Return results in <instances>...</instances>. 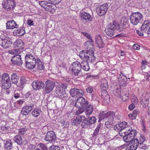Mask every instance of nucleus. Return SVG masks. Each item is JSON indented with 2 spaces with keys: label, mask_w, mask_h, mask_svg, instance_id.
Instances as JSON below:
<instances>
[{
  "label": "nucleus",
  "mask_w": 150,
  "mask_h": 150,
  "mask_svg": "<svg viewBox=\"0 0 150 150\" xmlns=\"http://www.w3.org/2000/svg\"><path fill=\"white\" fill-rule=\"evenodd\" d=\"M37 63V68L40 70H42L45 68L44 63L39 59H37L36 61Z\"/></svg>",
  "instance_id": "2f4dec72"
},
{
  "label": "nucleus",
  "mask_w": 150,
  "mask_h": 150,
  "mask_svg": "<svg viewBox=\"0 0 150 150\" xmlns=\"http://www.w3.org/2000/svg\"><path fill=\"white\" fill-rule=\"evenodd\" d=\"M24 56H21V55H15L12 57L11 61L13 64L20 66L23 63V60L21 59V57Z\"/></svg>",
  "instance_id": "f8f14e48"
},
{
  "label": "nucleus",
  "mask_w": 150,
  "mask_h": 150,
  "mask_svg": "<svg viewBox=\"0 0 150 150\" xmlns=\"http://www.w3.org/2000/svg\"><path fill=\"white\" fill-rule=\"evenodd\" d=\"M56 139V137L55 133L52 131L48 132L45 138V139L48 142H55Z\"/></svg>",
  "instance_id": "9d476101"
},
{
  "label": "nucleus",
  "mask_w": 150,
  "mask_h": 150,
  "mask_svg": "<svg viewBox=\"0 0 150 150\" xmlns=\"http://www.w3.org/2000/svg\"><path fill=\"white\" fill-rule=\"evenodd\" d=\"M39 4L46 10V8H47L49 3L45 1H39Z\"/></svg>",
  "instance_id": "a18cd8bd"
},
{
  "label": "nucleus",
  "mask_w": 150,
  "mask_h": 150,
  "mask_svg": "<svg viewBox=\"0 0 150 150\" xmlns=\"http://www.w3.org/2000/svg\"><path fill=\"white\" fill-rule=\"evenodd\" d=\"M108 5L107 3H105L102 5L97 7L96 11L98 14L100 16L105 15L108 8Z\"/></svg>",
  "instance_id": "6e6552de"
},
{
  "label": "nucleus",
  "mask_w": 150,
  "mask_h": 150,
  "mask_svg": "<svg viewBox=\"0 0 150 150\" xmlns=\"http://www.w3.org/2000/svg\"><path fill=\"white\" fill-rule=\"evenodd\" d=\"M55 86V83L52 81L47 80L45 82L43 90V92L45 94L49 93L52 91Z\"/></svg>",
  "instance_id": "0eeeda50"
},
{
  "label": "nucleus",
  "mask_w": 150,
  "mask_h": 150,
  "mask_svg": "<svg viewBox=\"0 0 150 150\" xmlns=\"http://www.w3.org/2000/svg\"><path fill=\"white\" fill-rule=\"evenodd\" d=\"M77 92V89L74 88H71L70 89V93L71 95L74 97V96L78 95Z\"/></svg>",
  "instance_id": "49530a36"
},
{
  "label": "nucleus",
  "mask_w": 150,
  "mask_h": 150,
  "mask_svg": "<svg viewBox=\"0 0 150 150\" xmlns=\"http://www.w3.org/2000/svg\"><path fill=\"white\" fill-rule=\"evenodd\" d=\"M36 64V60L33 61H28L25 62V66L29 69H33L35 67Z\"/></svg>",
  "instance_id": "6ab92c4d"
},
{
  "label": "nucleus",
  "mask_w": 150,
  "mask_h": 150,
  "mask_svg": "<svg viewBox=\"0 0 150 150\" xmlns=\"http://www.w3.org/2000/svg\"><path fill=\"white\" fill-rule=\"evenodd\" d=\"M10 81V76L7 73H4L2 76L1 82Z\"/></svg>",
  "instance_id": "79ce46f5"
},
{
  "label": "nucleus",
  "mask_w": 150,
  "mask_h": 150,
  "mask_svg": "<svg viewBox=\"0 0 150 150\" xmlns=\"http://www.w3.org/2000/svg\"><path fill=\"white\" fill-rule=\"evenodd\" d=\"M121 30L120 24L116 21H113L108 24L105 30L106 34L110 37L114 35H115V36H117V35L115 36V33L116 32H120Z\"/></svg>",
  "instance_id": "f03ea898"
},
{
  "label": "nucleus",
  "mask_w": 150,
  "mask_h": 150,
  "mask_svg": "<svg viewBox=\"0 0 150 150\" xmlns=\"http://www.w3.org/2000/svg\"><path fill=\"white\" fill-rule=\"evenodd\" d=\"M58 96L60 98L63 100H66L68 97V95L65 93V92Z\"/></svg>",
  "instance_id": "8fccbe9b"
},
{
  "label": "nucleus",
  "mask_w": 150,
  "mask_h": 150,
  "mask_svg": "<svg viewBox=\"0 0 150 150\" xmlns=\"http://www.w3.org/2000/svg\"><path fill=\"white\" fill-rule=\"evenodd\" d=\"M126 136L123 137V140L125 142H129L131 143V144H132L134 141V139L129 136V135L126 134Z\"/></svg>",
  "instance_id": "e433bc0d"
},
{
  "label": "nucleus",
  "mask_w": 150,
  "mask_h": 150,
  "mask_svg": "<svg viewBox=\"0 0 150 150\" xmlns=\"http://www.w3.org/2000/svg\"><path fill=\"white\" fill-rule=\"evenodd\" d=\"M95 40L96 42L98 47L100 48H103L104 46V44L103 41L102 37L100 35H97L96 37Z\"/></svg>",
  "instance_id": "f3484780"
},
{
  "label": "nucleus",
  "mask_w": 150,
  "mask_h": 150,
  "mask_svg": "<svg viewBox=\"0 0 150 150\" xmlns=\"http://www.w3.org/2000/svg\"><path fill=\"white\" fill-rule=\"evenodd\" d=\"M21 96V94L20 93L15 92L14 93V97L15 98L17 99Z\"/></svg>",
  "instance_id": "338daca9"
},
{
  "label": "nucleus",
  "mask_w": 150,
  "mask_h": 150,
  "mask_svg": "<svg viewBox=\"0 0 150 150\" xmlns=\"http://www.w3.org/2000/svg\"><path fill=\"white\" fill-rule=\"evenodd\" d=\"M59 87L62 88L63 90L65 91V89L67 88V85L65 83H63L61 84V85H59Z\"/></svg>",
  "instance_id": "69168bd1"
},
{
  "label": "nucleus",
  "mask_w": 150,
  "mask_h": 150,
  "mask_svg": "<svg viewBox=\"0 0 150 150\" xmlns=\"http://www.w3.org/2000/svg\"><path fill=\"white\" fill-rule=\"evenodd\" d=\"M80 121L78 120L76 118V119L73 120L72 122V125L78 126L79 124Z\"/></svg>",
  "instance_id": "680f3d73"
},
{
  "label": "nucleus",
  "mask_w": 150,
  "mask_h": 150,
  "mask_svg": "<svg viewBox=\"0 0 150 150\" xmlns=\"http://www.w3.org/2000/svg\"><path fill=\"white\" fill-rule=\"evenodd\" d=\"M127 131V133H126V134H128L129 135V136H130L132 137L134 139V138L135 137L136 131L135 130H132V128L130 127H129L127 128V129H126Z\"/></svg>",
  "instance_id": "aec40b11"
},
{
  "label": "nucleus",
  "mask_w": 150,
  "mask_h": 150,
  "mask_svg": "<svg viewBox=\"0 0 150 150\" xmlns=\"http://www.w3.org/2000/svg\"><path fill=\"white\" fill-rule=\"evenodd\" d=\"M19 79L18 76L16 73H13L11 75V81L12 83L16 85Z\"/></svg>",
  "instance_id": "cd10ccee"
},
{
  "label": "nucleus",
  "mask_w": 150,
  "mask_h": 150,
  "mask_svg": "<svg viewBox=\"0 0 150 150\" xmlns=\"http://www.w3.org/2000/svg\"><path fill=\"white\" fill-rule=\"evenodd\" d=\"M127 122L125 121L123 122L118 124V127H117V130L121 131L124 129L125 128H127Z\"/></svg>",
  "instance_id": "c9c22d12"
},
{
  "label": "nucleus",
  "mask_w": 150,
  "mask_h": 150,
  "mask_svg": "<svg viewBox=\"0 0 150 150\" xmlns=\"http://www.w3.org/2000/svg\"><path fill=\"white\" fill-rule=\"evenodd\" d=\"M131 100L132 103H134V104H137L138 102V100L137 97L134 95H132L131 97Z\"/></svg>",
  "instance_id": "6e6d98bb"
},
{
  "label": "nucleus",
  "mask_w": 150,
  "mask_h": 150,
  "mask_svg": "<svg viewBox=\"0 0 150 150\" xmlns=\"http://www.w3.org/2000/svg\"><path fill=\"white\" fill-rule=\"evenodd\" d=\"M109 95L108 92H107L106 90L102 91L101 92V98L104 97L105 96Z\"/></svg>",
  "instance_id": "774afa93"
},
{
  "label": "nucleus",
  "mask_w": 150,
  "mask_h": 150,
  "mask_svg": "<svg viewBox=\"0 0 150 150\" xmlns=\"http://www.w3.org/2000/svg\"><path fill=\"white\" fill-rule=\"evenodd\" d=\"M51 4H58L61 1V0H48Z\"/></svg>",
  "instance_id": "052dcab7"
},
{
  "label": "nucleus",
  "mask_w": 150,
  "mask_h": 150,
  "mask_svg": "<svg viewBox=\"0 0 150 150\" xmlns=\"http://www.w3.org/2000/svg\"><path fill=\"white\" fill-rule=\"evenodd\" d=\"M15 45L16 47H19L21 49H23L22 47L24 45V43L21 39H18L16 40L15 42Z\"/></svg>",
  "instance_id": "f704fd0d"
},
{
  "label": "nucleus",
  "mask_w": 150,
  "mask_h": 150,
  "mask_svg": "<svg viewBox=\"0 0 150 150\" xmlns=\"http://www.w3.org/2000/svg\"><path fill=\"white\" fill-rule=\"evenodd\" d=\"M27 130V128L26 127H23L19 129L18 133L20 135H23L26 133Z\"/></svg>",
  "instance_id": "3c124183"
},
{
  "label": "nucleus",
  "mask_w": 150,
  "mask_h": 150,
  "mask_svg": "<svg viewBox=\"0 0 150 150\" xmlns=\"http://www.w3.org/2000/svg\"><path fill=\"white\" fill-rule=\"evenodd\" d=\"M93 110V105L90 104L86 107L84 108V111L85 110V114L86 115L91 114Z\"/></svg>",
  "instance_id": "4be33fe9"
},
{
  "label": "nucleus",
  "mask_w": 150,
  "mask_h": 150,
  "mask_svg": "<svg viewBox=\"0 0 150 150\" xmlns=\"http://www.w3.org/2000/svg\"><path fill=\"white\" fill-rule=\"evenodd\" d=\"M38 145L42 150H48V148L44 144L40 143L38 144Z\"/></svg>",
  "instance_id": "bf43d9fd"
},
{
  "label": "nucleus",
  "mask_w": 150,
  "mask_h": 150,
  "mask_svg": "<svg viewBox=\"0 0 150 150\" xmlns=\"http://www.w3.org/2000/svg\"><path fill=\"white\" fill-rule=\"evenodd\" d=\"M88 105V102L84 98L81 97L79 98L76 101L75 105L76 107L79 108L76 112V114L79 115L84 111V108Z\"/></svg>",
  "instance_id": "7ed1b4c3"
},
{
  "label": "nucleus",
  "mask_w": 150,
  "mask_h": 150,
  "mask_svg": "<svg viewBox=\"0 0 150 150\" xmlns=\"http://www.w3.org/2000/svg\"><path fill=\"white\" fill-rule=\"evenodd\" d=\"M50 150H60L59 147L57 146H52L49 147Z\"/></svg>",
  "instance_id": "e2e57ef3"
},
{
  "label": "nucleus",
  "mask_w": 150,
  "mask_h": 150,
  "mask_svg": "<svg viewBox=\"0 0 150 150\" xmlns=\"http://www.w3.org/2000/svg\"><path fill=\"white\" fill-rule=\"evenodd\" d=\"M100 87L102 91L106 90L108 88V83L105 79H103L101 81Z\"/></svg>",
  "instance_id": "a878e982"
},
{
  "label": "nucleus",
  "mask_w": 150,
  "mask_h": 150,
  "mask_svg": "<svg viewBox=\"0 0 150 150\" xmlns=\"http://www.w3.org/2000/svg\"><path fill=\"white\" fill-rule=\"evenodd\" d=\"M133 142V143L132 144L129 146L130 150H135L138 147L139 144L138 143H136V142H135L134 139Z\"/></svg>",
  "instance_id": "c03bdc74"
},
{
  "label": "nucleus",
  "mask_w": 150,
  "mask_h": 150,
  "mask_svg": "<svg viewBox=\"0 0 150 150\" xmlns=\"http://www.w3.org/2000/svg\"><path fill=\"white\" fill-rule=\"evenodd\" d=\"M102 98L103 99V100L104 101L105 103H108L110 102V98L109 95L105 96Z\"/></svg>",
  "instance_id": "603ef678"
},
{
  "label": "nucleus",
  "mask_w": 150,
  "mask_h": 150,
  "mask_svg": "<svg viewBox=\"0 0 150 150\" xmlns=\"http://www.w3.org/2000/svg\"><path fill=\"white\" fill-rule=\"evenodd\" d=\"M145 137H144L143 135L141 134L140 135V137L139 138V141L137 139H134L135 142L136 143H138L139 144H142L145 140Z\"/></svg>",
  "instance_id": "ea45409f"
},
{
  "label": "nucleus",
  "mask_w": 150,
  "mask_h": 150,
  "mask_svg": "<svg viewBox=\"0 0 150 150\" xmlns=\"http://www.w3.org/2000/svg\"><path fill=\"white\" fill-rule=\"evenodd\" d=\"M25 51H22L20 49H13L11 51L10 53L12 54H14L16 55H21V56H24L23 54L25 52Z\"/></svg>",
  "instance_id": "393cba45"
},
{
  "label": "nucleus",
  "mask_w": 150,
  "mask_h": 150,
  "mask_svg": "<svg viewBox=\"0 0 150 150\" xmlns=\"http://www.w3.org/2000/svg\"><path fill=\"white\" fill-rule=\"evenodd\" d=\"M32 87L35 91L42 89L44 87V83L42 81L35 80L32 83Z\"/></svg>",
  "instance_id": "ddd939ff"
},
{
  "label": "nucleus",
  "mask_w": 150,
  "mask_h": 150,
  "mask_svg": "<svg viewBox=\"0 0 150 150\" xmlns=\"http://www.w3.org/2000/svg\"><path fill=\"white\" fill-rule=\"evenodd\" d=\"M87 50L82 51L79 54L81 59L83 60L94 63L95 57L94 55V48L92 44L86 46Z\"/></svg>",
  "instance_id": "f257e3e1"
},
{
  "label": "nucleus",
  "mask_w": 150,
  "mask_h": 150,
  "mask_svg": "<svg viewBox=\"0 0 150 150\" xmlns=\"http://www.w3.org/2000/svg\"><path fill=\"white\" fill-rule=\"evenodd\" d=\"M4 142V148L8 150H11L13 147V143L10 139H7Z\"/></svg>",
  "instance_id": "5701e85b"
},
{
  "label": "nucleus",
  "mask_w": 150,
  "mask_h": 150,
  "mask_svg": "<svg viewBox=\"0 0 150 150\" xmlns=\"http://www.w3.org/2000/svg\"><path fill=\"white\" fill-rule=\"evenodd\" d=\"M107 118H109L108 119H112V121L114 120V118L115 117V113L113 112H107Z\"/></svg>",
  "instance_id": "37998d69"
},
{
  "label": "nucleus",
  "mask_w": 150,
  "mask_h": 150,
  "mask_svg": "<svg viewBox=\"0 0 150 150\" xmlns=\"http://www.w3.org/2000/svg\"><path fill=\"white\" fill-rule=\"evenodd\" d=\"M150 97L148 93H144L141 98V104L144 107L148 106Z\"/></svg>",
  "instance_id": "9b49d317"
},
{
  "label": "nucleus",
  "mask_w": 150,
  "mask_h": 150,
  "mask_svg": "<svg viewBox=\"0 0 150 150\" xmlns=\"http://www.w3.org/2000/svg\"><path fill=\"white\" fill-rule=\"evenodd\" d=\"M113 123V121H112V119H108L107 121L105 122V125L108 128H109L112 126Z\"/></svg>",
  "instance_id": "09e8293b"
},
{
  "label": "nucleus",
  "mask_w": 150,
  "mask_h": 150,
  "mask_svg": "<svg viewBox=\"0 0 150 150\" xmlns=\"http://www.w3.org/2000/svg\"><path fill=\"white\" fill-rule=\"evenodd\" d=\"M6 26L7 29H13L15 28H17L19 26L13 20H10L8 21L6 23Z\"/></svg>",
  "instance_id": "a211bd4d"
},
{
  "label": "nucleus",
  "mask_w": 150,
  "mask_h": 150,
  "mask_svg": "<svg viewBox=\"0 0 150 150\" xmlns=\"http://www.w3.org/2000/svg\"><path fill=\"white\" fill-rule=\"evenodd\" d=\"M107 116V112L106 113L100 114L99 115L100 117L98 122H99L102 120L108 118Z\"/></svg>",
  "instance_id": "864d4df0"
},
{
  "label": "nucleus",
  "mask_w": 150,
  "mask_h": 150,
  "mask_svg": "<svg viewBox=\"0 0 150 150\" xmlns=\"http://www.w3.org/2000/svg\"><path fill=\"white\" fill-rule=\"evenodd\" d=\"M72 72L74 75L80 76L82 74L80 63L77 62H74L71 65Z\"/></svg>",
  "instance_id": "423d86ee"
},
{
  "label": "nucleus",
  "mask_w": 150,
  "mask_h": 150,
  "mask_svg": "<svg viewBox=\"0 0 150 150\" xmlns=\"http://www.w3.org/2000/svg\"><path fill=\"white\" fill-rule=\"evenodd\" d=\"M101 126V124H99L98 125L96 128L95 129L94 132L92 135V137H98V136L99 135V131L100 129Z\"/></svg>",
  "instance_id": "4c0bfd02"
},
{
  "label": "nucleus",
  "mask_w": 150,
  "mask_h": 150,
  "mask_svg": "<svg viewBox=\"0 0 150 150\" xmlns=\"http://www.w3.org/2000/svg\"><path fill=\"white\" fill-rule=\"evenodd\" d=\"M25 56V62L28 61H33V60H36L35 58L30 53L26 54Z\"/></svg>",
  "instance_id": "58836bf2"
},
{
  "label": "nucleus",
  "mask_w": 150,
  "mask_h": 150,
  "mask_svg": "<svg viewBox=\"0 0 150 150\" xmlns=\"http://www.w3.org/2000/svg\"><path fill=\"white\" fill-rule=\"evenodd\" d=\"M56 92L58 95L61 94L63 92H64L65 91L63 90L62 88H60L59 86H57L56 89Z\"/></svg>",
  "instance_id": "de8ad7c7"
},
{
  "label": "nucleus",
  "mask_w": 150,
  "mask_h": 150,
  "mask_svg": "<svg viewBox=\"0 0 150 150\" xmlns=\"http://www.w3.org/2000/svg\"><path fill=\"white\" fill-rule=\"evenodd\" d=\"M96 118L95 117L93 116L86 118L85 121L81 123L82 128H85L87 127H90L92 125L96 122Z\"/></svg>",
  "instance_id": "1a4fd4ad"
},
{
  "label": "nucleus",
  "mask_w": 150,
  "mask_h": 150,
  "mask_svg": "<svg viewBox=\"0 0 150 150\" xmlns=\"http://www.w3.org/2000/svg\"><path fill=\"white\" fill-rule=\"evenodd\" d=\"M80 16L81 19L86 21H91L92 18L91 15L89 13L85 12L80 13Z\"/></svg>",
  "instance_id": "dca6fc26"
},
{
  "label": "nucleus",
  "mask_w": 150,
  "mask_h": 150,
  "mask_svg": "<svg viewBox=\"0 0 150 150\" xmlns=\"http://www.w3.org/2000/svg\"><path fill=\"white\" fill-rule=\"evenodd\" d=\"M86 91L88 93H90L93 92L94 90L93 87L89 86L86 88Z\"/></svg>",
  "instance_id": "13d9d810"
},
{
  "label": "nucleus",
  "mask_w": 150,
  "mask_h": 150,
  "mask_svg": "<svg viewBox=\"0 0 150 150\" xmlns=\"http://www.w3.org/2000/svg\"><path fill=\"white\" fill-rule=\"evenodd\" d=\"M2 5L6 11H9L13 10L16 4L14 0H4Z\"/></svg>",
  "instance_id": "39448f33"
},
{
  "label": "nucleus",
  "mask_w": 150,
  "mask_h": 150,
  "mask_svg": "<svg viewBox=\"0 0 150 150\" xmlns=\"http://www.w3.org/2000/svg\"><path fill=\"white\" fill-rule=\"evenodd\" d=\"M41 112V110L39 108H35L32 111L31 114L32 115L35 117H38Z\"/></svg>",
  "instance_id": "c85d7f7f"
},
{
  "label": "nucleus",
  "mask_w": 150,
  "mask_h": 150,
  "mask_svg": "<svg viewBox=\"0 0 150 150\" xmlns=\"http://www.w3.org/2000/svg\"><path fill=\"white\" fill-rule=\"evenodd\" d=\"M84 35L86 38L88 39V40L85 42V46L91 44H92L93 40L90 34L88 33H85Z\"/></svg>",
  "instance_id": "473e14b6"
},
{
  "label": "nucleus",
  "mask_w": 150,
  "mask_h": 150,
  "mask_svg": "<svg viewBox=\"0 0 150 150\" xmlns=\"http://www.w3.org/2000/svg\"><path fill=\"white\" fill-rule=\"evenodd\" d=\"M78 120L80 121V124L82 121H85V120H86V118L85 117L83 116L79 115L76 117Z\"/></svg>",
  "instance_id": "4d7b16f0"
},
{
  "label": "nucleus",
  "mask_w": 150,
  "mask_h": 150,
  "mask_svg": "<svg viewBox=\"0 0 150 150\" xmlns=\"http://www.w3.org/2000/svg\"><path fill=\"white\" fill-rule=\"evenodd\" d=\"M26 80L25 77L23 76L21 77L20 78V82L16 84V86L20 88L23 89L26 83Z\"/></svg>",
  "instance_id": "412c9836"
},
{
  "label": "nucleus",
  "mask_w": 150,
  "mask_h": 150,
  "mask_svg": "<svg viewBox=\"0 0 150 150\" xmlns=\"http://www.w3.org/2000/svg\"><path fill=\"white\" fill-rule=\"evenodd\" d=\"M14 140L19 145L22 144L23 139L20 135H17L13 137Z\"/></svg>",
  "instance_id": "72a5a7b5"
},
{
  "label": "nucleus",
  "mask_w": 150,
  "mask_h": 150,
  "mask_svg": "<svg viewBox=\"0 0 150 150\" xmlns=\"http://www.w3.org/2000/svg\"><path fill=\"white\" fill-rule=\"evenodd\" d=\"M34 105L33 104L29 105L24 106L21 111V114L24 115H28L33 109Z\"/></svg>",
  "instance_id": "4468645a"
},
{
  "label": "nucleus",
  "mask_w": 150,
  "mask_h": 150,
  "mask_svg": "<svg viewBox=\"0 0 150 150\" xmlns=\"http://www.w3.org/2000/svg\"><path fill=\"white\" fill-rule=\"evenodd\" d=\"M50 2L49 3L48 6L46 8V11L51 12L53 11V10H55L57 8L54 4L52 5L50 4Z\"/></svg>",
  "instance_id": "a19ab883"
},
{
  "label": "nucleus",
  "mask_w": 150,
  "mask_h": 150,
  "mask_svg": "<svg viewBox=\"0 0 150 150\" xmlns=\"http://www.w3.org/2000/svg\"><path fill=\"white\" fill-rule=\"evenodd\" d=\"M12 44V42L8 39H3L0 38V45L4 48H7L10 47Z\"/></svg>",
  "instance_id": "2eb2a0df"
},
{
  "label": "nucleus",
  "mask_w": 150,
  "mask_h": 150,
  "mask_svg": "<svg viewBox=\"0 0 150 150\" xmlns=\"http://www.w3.org/2000/svg\"><path fill=\"white\" fill-rule=\"evenodd\" d=\"M1 87L3 89H9L11 86V81L8 80L6 81L1 82Z\"/></svg>",
  "instance_id": "c756f323"
},
{
  "label": "nucleus",
  "mask_w": 150,
  "mask_h": 150,
  "mask_svg": "<svg viewBox=\"0 0 150 150\" xmlns=\"http://www.w3.org/2000/svg\"><path fill=\"white\" fill-rule=\"evenodd\" d=\"M126 77L122 74V73L121 72L119 76H118V79L120 83H121V82H123L125 81L124 79Z\"/></svg>",
  "instance_id": "5fc2aeb1"
},
{
  "label": "nucleus",
  "mask_w": 150,
  "mask_h": 150,
  "mask_svg": "<svg viewBox=\"0 0 150 150\" xmlns=\"http://www.w3.org/2000/svg\"><path fill=\"white\" fill-rule=\"evenodd\" d=\"M25 27H21L18 30H14V32L16 33V35L17 34L18 36H22L25 33Z\"/></svg>",
  "instance_id": "b1692460"
},
{
  "label": "nucleus",
  "mask_w": 150,
  "mask_h": 150,
  "mask_svg": "<svg viewBox=\"0 0 150 150\" xmlns=\"http://www.w3.org/2000/svg\"><path fill=\"white\" fill-rule=\"evenodd\" d=\"M117 93L118 95H120V96L122 98V101H126L128 99L129 96L128 93L125 94L124 95L120 94V92L119 89H117L116 90V93Z\"/></svg>",
  "instance_id": "7c9ffc66"
},
{
  "label": "nucleus",
  "mask_w": 150,
  "mask_h": 150,
  "mask_svg": "<svg viewBox=\"0 0 150 150\" xmlns=\"http://www.w3.org/2000/svg\"><path fill=\"white\" fill-rule=\"evenodd\" d=\"M84 91L82 89H77V92L78 95H83L84 93Z\"/></svg>",
  "instance_id": "0e129e2a"
},
{
  "label": "nucleus",
  "mask_w": 150,
  "mask_h": 150,
  "mask_svg": "<svg viewBox=\"0 0 150 150\" xmlns=\"http://www.w3.org/2000/svg\"><path fill=\"white\" fill-rule=\"evenodd\" d=\"M143 15L139 12H133L131 13L130 18V22L133 25H136L141 23L143 21Z\"/></svg>",
  "instance_id": "20e7f679"
},
{
  "label": "nucleus",
  "mask_w": 150,
  "mask_h": 150,
  "mask_svg": "<svg viewBox=\"0 0 150 150\" xmlns=\"http://www.w3.org/2000/svg\"><path fill=\"white\" fill-rule=\"evenodd\" d=\"M88 62L86 61L83 60L80 64L81 68H82L85 71H88L90 69V68L88 64Z\"/></svg>",
  "instance_id": "bb28decb"
}]
</instances>
